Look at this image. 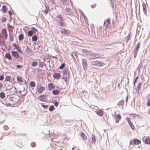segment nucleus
<instances>
[{
	"mask_svg": "<svg viewBox=\"0 0 150 150\" xmlns=\"http://www.w3.org/2000/svg\"><path fill=\"white\" fill-rule=\"evenodd\" d=\"M82 51L86 54V55L89 59H94L95 53L91 51H89L85 49L82 50Z\"/></svg>",
	"mask_w": 150,
	"mask_h": 150,
	"instance_id": "1",
	"label": "nucleus"
},
{
	"mask_svg": "<svg viewBox=\"0 0 150 150\" xmlns=\"http://www.w3.org/2000/svg\"><path fill=\"white\" fill-rule=\"evenodd\" d=\"M63 78L66 82L68 81L69 79V70L68 69H66L63 71Z\"/></svg>",
	"mask_w": 150,
	"mask_h": 150,
	"instance_id": "2",
	"label": "nucleus"
},
{
	"mask_svg": "<svg viewBox=\"0 0 150 150\" xmlns=\"http://www.w3.org/2000/svg\"><path fill=\"white\" fill-rule=\"evenodd\" d=\"M16 99L14 97H10L9 98V99L8 100V101H7L6 102L5 101L4 103V104L5 105L7 106H11L12 105V104H14V103H13L12 102L13 101H14V100Z\"/></svg>",
	"mask_w": 150,
	"mask_h": 150,
	"instance_id": "3",
	"label": "nucleus"
},
{
	"mask_svg": "<svg viewBox=\"0 0 150 150\" xmlns=\"http://www.w3.org/2000/svg\"><path fill=\"white\" fill-rule=\"evenodd\" d=\"M110 24V19H108L106 21H105L103 24V29L105 30L107 28L108 26H109Z\"/></svg>",
	"mask_w": 150,
	"mask_h": 150,
	"instance_id": "4",
	"label": "nucleus"
},
{
	"mask_svg": "<svg viewBox=\"0 0 150 150\" xmlns=\"http://www.w3.org/2000/svg\"><path fill=\"white\" fill-rule=\"evenodd\" d=\"M129 116L131 117L130 118L129 117H127L126 118L127 121L128 122H131L130 121L131 120L133 121V119H134V121H135V119L136 117H138V116L137 115L132 114H130Z\"/></svg>",
	"mask_w": 150,
	"mask_h": 150,
	"instance_id": "5",
	"label": "nucleus"
},
{
	"mask_svg": "<svg viewBox=\"0 0 150 150\" xmlns=\"http://www.w3.org/2000/svg\"><path fill=\"white\" fill-rule=\"evenodd\" d=\"M81 60L83 69L84 70H86L87 67V59L86 58H82L81 59Z\"/></svg>",
	"mask_w": 150,
	"mask_h": 150,
	"instance_id": "6",
	"label": "nucleus"
},
{
	"mask_svg": "<svg viewBox=\"0 0 150 150\" xmlns=\"http://www.w3.org/2000/svg\"><path fill=\"white\" fill-rule=\"evenodd\" d=\"M27 49H26V53L30 56H32L33 54V52L32 50L30 49L28 46H26Z\"/></svg>",
	"mask_w": 150,
	"mask_h": 150,
	"instance_id": "7",
	"label": "nucleus"
},
{
	"mask_svg": "<svg viewBox=\"0 0 150 150\" xmlns=\"http://www.w3.org/2000/svg\"><path fill=\"white\" fill-rule=\"evenodd\" d=\"M143 141H145L146 144H150V137H144L143 138Z\"/></svg>",
	"mask_w": 150,
	"mask_h": 150,
	"instance_id": "8",
	"label": "nucleus"
},
{
	"mask_svg": "<svg viewBox=\"0 0 150 150\" xmlns=\"http://www.w3.org/2000/svg\"><path fill=\"white\" fill-rule=\"evenodd\" d=\"M12 56L16 59H18L19 57V55L17 52L14 51H11Z\"/></svg>",
	"mask_w": 150,
	"mask_h": 150,
	"instance_id": "9",
	"label": "nucleus"
},
{
	"mask_svg": "<svg viewBox=\"0 0 150 150\" xmlns=\"http://www.w3.org/2000/svg\"><path fill=\"white\" fill-rule=\"evenodd\" d=\"M61 33L64 35H67L70 33V31L68 30H67L65 29H62L60 30Z\"/></svg>",
	"mask_w": 150,
	"mask_h": 150,
	"instance_id": "10",
	"label": "nucleus"
},
{
	"mask_svg": "<svg viewBox=\"0 0 150 150\" xmlns=\"http://www.w3.org/2000/svg\"><path fill=\"white\" fill-rule=\"evenodd\" d=\"M80 136L81 137V139L83 140H86L87 139V137L86 135L83 132H81L79 134Z\"/></svg>",
	"mask_w": 150,
	"mask_h": 150,
	"instance_id": "11",
	"label": "nucleus"
},
{
	"mask_svg": "<svg viewBox=\"0 0 150 150\" xmlns=\"http://www.w3.org/2000/svg\"><path fill=\"white\" fill-rule=\"evenodd\" d=\"M95 112L98 115L100 116H102L103 114V112L101 110H97Z\"/></svg>",
	"mask_w": 150,
	"mask_h": 150,
	"instance_id": "12",
	"label": "nucleus"
},
{
	"mask_svg": "<svg viewBox=\"0 0 150 150\" xmlns=\"http://www.w3.org/2000/svg\"><path fill=\"white\" fill-rule=\"evenodd\" d=\"M53 76L54 79H58L61 78V75L59 73H56L53 74Z\"/></svg>",
	"mask_w": 150,
	"mask_h": 150,
	"instance_id": "13",
	"label": "nucleus"
},
{
	"mask_svg": "<svg viewBox=\"0 0 150 150\" xmlns=\"http://www.w3.org/2000/svg\"><path fill=\"white\" fill-rule=\"evenodd\" d=\"M133 144L135 145H137L141 143V141L137 139H135L133 140Z\"/></svg>",
	"mask_w": 150,
	"mask_h": 150,
	"instance_id": "14",
	"label": "nucleus"
},
{
	"mask_svg": "<svg viewBox=\"0 0 150 150\" xmlns=\"http://www.w3.org/2000/svg\"><path fill=\"white\" fill-rule=\"evenodd\" d=\"M142 7L143 12L145 15H146L147 14V11L146 9V6L145 4L143 3L142 4Z\"/></svg>",
	"mask_w": 150,
	"mask_h": 150,
	"instance_id": "15",
	"label": "nucleus"
},
{
	"mask_svg": "<svg viewBox=\"0 0 150 150\" xmlns=\"http://www.w3.org/2000/svg\"><path fill=\"white\" fill-rule=\"evenodd\" d=\"M17 80L18 82L22 83L23 82V81L22 77L20 76L17 75L16 76Z\"/></svg>",
	"mask_w": 150,
	"mask_h": 150,
	"instance_id": "16",
	"label": "nucleus"
},
{
	"mask_svg": "<svg viewBox=\"0 0 150 150\" xmlns=\"http://www.w3.org/2000/svg\"><path fill=\"white\" fill-rule=\"evenodd\" d=\"M45 90V88L43 86H41L38 88L37 90L38 93H41L43 91Z\"/></svg>",
	"mask_w": 150,
	"mask_h": 150,
	"instance_id": "17",
	"label": "nucleus"
},
{
	"mask_svg": "<svg viewBox=\"0 0 150 150\" xmlns=\"http://www.w3.org/2000/svg\"><path fill=\"white\" fill-rule=\"evenodd\" d=\"M13 46L17 49V50L19 51V52H21V48L19 45H17L15 43H13Z\"/></svg>",
	"mask_w": 150,
	"mask_h": 150,
	"instance_id": "18",
	"label": "nucleus"
},
{
	"mask_svg": "<svg viewBox=\"0 0 150 150\" xmlns=\"http://www.w3.org/2000/svg\"><path fill=\"white\" fill-rule=\"evenodd\" d=\"M124 100H122L118 103L117 105L120 107H122L123 108L124 105Z\"/></svg>",
	"mask_w": 150,
	"mask_h": 150,
	"instance_id": "19",
	"label": "nucleus"
},
{
	"mask_svg": "<svg viewBox=\"0 0 150 150\" xmlns=\"http://www.w3.org/2000/svg\"><path fill=\"white\" fill-rule=\"evenodd\" d=\"M4 45V39L2 36L0 35V45L2 46Z\"/></svg>",
	"mask_w": 150,
	"mask_h": 150,
	"instance_id": "20",
	"label": "nucleus"
},
{
	"mask_svg": "<svg viewBox=\"0 0 150 150\" xmlns=\"http://www.w3.org/2000/svg\"><path fill=\"white\" fill-rule=\"evenodd\" d=\"M39 99L41 101H44L47 98L46 96L45 95L40 96H39Z\"/></svg>",
	"mask_w": 150,
	"mask_h": 150,
	"instance_id": "21",
	"label": "nucleus"
},
{
	"mask_svg": "<svg viewBox=\"0 0 150 150\" xmlns=\"http://www.w3.org/2000/svg\"><path fill=\"white\" fill-rule=\"evenodd\" d=\"M53 84L52 83H49L48 85V89L49 90H51L52 88H54Z\"/></svg>",
	"mask_w": 150,
	"mask_h": 150,
	"instance_id": "22",
	"label": "nucleus"
},
{
	"mask_svg": "<svg viewBox=\"0 0 150 150\" xmlns=\"http://www.w3.org/2000/svg\"><path fill=\"white\" fill-rule=\"evenodd\" d=\"M45 10L44 11V13L45 15H46L50 9V7L46 5L45 6Z\"/></svg>",
	"mask_w": 150,
	"mask_h": 150,
	"instance_id": "23",
	"label": "nucleus"
},
{
	"mask_svg": "<svg viewBox=\"0 0 150 150\" xmlns=\"http://www.w3.org/2000/svg\"><path fill=\"white\" fill-rule=\"evenodd\" d=\"M94 59L96 58H99L101 57V56H103V55L100 54L95 53L94 55Z\"/></svg>",
	"mask_w": 150,
	"mask_h": 150,
	"instance_id": "24",
	"label": "nucleus"
},
{
	"mask_svg": "<svg viewBox=\"0 0 150 150\" xmlns=\"http://www.w3.org/2000/svg\"><path fill=\"white\" fill-rule=\"evenodd\" d=\"M104 65V63L101 61H97V66L99 67H101Z\"/></svg>",
	"mask_w": 150,
	"mask_h": 150,
	"instance_id": "25",
	"label": "nucleus"
},
{
	"mask_svg": "<svg viewBox=\"0 0 150 150\" xmlns=\"http://www.w3.org/2000/svg\"><path fill=\"white\" fill-rule=\"evenodd\" d=\"M5 58L8 59L9 60H11L12 57L11 55L9 53H6L5 55Z\"/></svg>",
	"mask_w": 150,
	"mask_h": 150,
	"instance_id": "26",
	"label": "nucleus"
},
{
	"mask_svg": "<svg viewBox=\"0 0 150 150\" xmlns=\"http://www.w3.org/2000/svg\"><path fill=\"white\" fill-rule=\"evenodd\" d=\"M116 120L117 122H119V120L121 119V115L120 114H117L116 115Z\"/></svg>",
	"mask_w": 150,
	"mask_h": 150,
	"instance_id": "27",
	"label": "nucleus"
},
{
	"mask_svg": "<svg viewBox=\"0 0 150 150\" xmlns=\"http://www.w3.org/2000/svg\"><path fill=\"white\" fill-rule=\"evenodd\" d=\"M2 33L4 36L7 35V31L5 28H4L2 30Z\"/></svg>",
	"mask_w": 150,
	"mask_h": 150,
	"instance_id": "28",
	"label": "nucleus"
},
{
	"mask_svg": "<svg viewBox=\"0 0 150 150\" xmlns=\"http://www.w3.org/2000/svg\"><path fill=\"white\" fill-rule=\"evenodd\" d=\"M0 97L2 99H4L5 97V95L3 92L0 93Z\"/></svg>",
	"mask_w": 150,
	"mask_h": 150,
	"instance_id": "29",
	"label": "nucleus"
},
{
	"mask_svg": "<svg viewBox=\"0 0 150 150\" xmlns=\"http://www.w3.org/2000/svg\"><path fill=\"white\" fill-rule=\"evenodd\" d=\"M45 65L44 63L42 62H40L38 64L39 67L41 68H43Z\"/></svg>",
	"mask_w": 150,
	"mask_h": 150,
	"instance_id": "30",
	"label": "nucleus"
},
{
	"mask_svg": "<svg viewBox=\"0 0 150 150\" xmlns=\"http://www.w3.org/2000/svg\"><path fill=\"white\" fill-rule=\"evenodd\" d=\"M60 21H59V25L62 26H66V25L65 23L63 22L62 20H59Z\"/></svg>",
	"mask_w": 150,
	"mask_h": 150,
	"instance_id": "31",
	"label": "nucleus"
},
{
	"mask_svg": "<svg viewBox=\"0 0 150 150\" xmlns=\"http://www.w3.org/2000/svg\"><path fill=\"white\" fill-rule=\"evenodd\" d=\"M23 35L22 34H20L18 36L19 40L20 41H22L23 39Z\"/></svg>",
	"mask_w": 150,
	"mask_h": 150,
	"instance_id": "32",
	"label": "nucleus"
},
{
	"mask_svg": "<svg viewBox=\"0 0 150 150\" xmlns=\"http://www.w3.org/2000/svg\"><path fill=\"white\" fill-rule=\"evenodd\" d=\"M66 10L68 14L70 15L72 13V12L71 11V10L70 8H66Z\"/></svg>",
	"mask_w": 150,
	"mask_h": 150,
	"instance_id": "33",
	"label": "nucleus"
},
{
	"mask_svg": "<svg viewBox=\"0 0 150 150\" xmlns=\"http://www.w3.org/2000/svg\"><path fill=\"white\" fill-rule=\"evenodd\" d=\"M141 83H139L137 87V89L138 91V92H139V91L141 87Z\"/></svg>",
	"mask_w": 150,
	"mask_h": 150,
	"instance_id": "34",
	"label": "nucleus"
},
{
	"mask_svg": "<svg viewBox=\"0 0 150 150\" xmlns=\"http://www.w3.org/2000/svg\"><path fill=\"white\" fill-rule=\"evenodd\" d=\"M71 55L74 59V56L76 57V58H77L78 57V56L76 52H72L71 54Z\"/></svg>",
	"mask_w": 150,
	"mask_h": 150,
	"instance_id": "35",
	"label": "nucleus"
},
{
	"mask_svg": "<svg viewBox=\"0 0 150 150\" xmlns=\"http://www.w3.org/2000/svg\"><path fill=\"white\" fill-rule=\"evenodd\" d=\"M2 10L5 13V12H6L7 10V8L6 7V6H5L4 5L2 6Z\"/></svg>",
	"mask_w": 150,
	"mask_h": 150,
	"instance_id": "36",
	"label": "nucleus"
},
{
	"mask_svg": "<svg viewBox=\"0 0 150 150\" xmlns=\"http://www.w3.org/2000/svg\"><path fill=\"white\" fill-rule=\"evenodd\" d=\"M9 40L11 41H12L13 40V35L10 34Z\"/></svg>",
	"mask_w": 150,
	"mask_h": 150,
	"instance_id": "37",
	"label": "nucleus"
},
{
	"mask_svg": "<svg viewBox=\"0 0 150 150\" xmlns=\"http://www.w3.org/2000/svg\"><path fill=\"white\" fill-rule=\"evenodd\" d=\"M38 62H33L31 64V65L34 67H36L38 65Z\"/></svg>",
	"mask_w": 150,
	"mask_h": 150,
	"instance_id": "38",
	"label": "nucleus"
},
{
	"mask_svg": "<svg viewBox=\"0 0 150 150\" xmlns=\"http://www.w3.org/2000/svg\"><path fill=\"white\" fill-rule=\"evenodd\" d=\"M138 51V50L135 49V50L134 51V58H135L136 57Z\"/></svg>",
	"mask_w": 150,
	"mask_h": 150,
	"instance_id": "39",
	"label": "nucleus"
},
{
	"mask_svg": "<svg viewBox=\"0 0 150 150\" xmlns=\"http://www.w3.org/2000/svg\"><path fill=\"white\" fill-rule=\"evenodd\" d=\"M52 93L53 94L55 95H57L59 93V91L57 90H53L52 91Z\"/></svg>",
	"mask_w": 150,
	"mask_h": 150,
	"instance_id": "40",
	"label": "nucleus"
},
{
	"mask_svg": "<svg viewBox=\"0 0 150 150\" xmlns=\"http://www.w3.org/2000/svg\"><path fill=\"white\" fill-rule=\"evenodd\" d=\"M97 61H94L92 62L91 63V64L92 65L97 66Z\"/></svg>",
	"mask_w": 150,
	"mask_h": 150,
	"instance_id": "41",
	"label": "nucleus"
},
{
	"mask_svg": "<svg viewBox=\"0 0 150 150\" xmlns=\"http://www.w3.org/2000/svg\"><path fill=\"white\" fill-rule=\"evenodd\" d=\"M11 77L10 76H7L5 78V80L8 81H11L10 80L11 79Z\"/></svg>",
	"mask_w": 150,
	"mask_h": 150,
	"instance_id": "42",
	"label": "nucleus"
},
{
	"mask_svg": "<svg viewBox=\"0 0 150 150\" xmlns=\"http://www.w3.org/2000/svg\"><path fill=\"white\" fill-rule=\"evenodd\" d=\"M41 105L45 109H47L48 107V105H45L43 103H41Z\"/></svg>",
	"mask_w": 150,
	"mask_h": 150,
	"instance_id": "43",
	"label": "nucleus"
},
{
	"mask_svg": "<svg viewBox=\"0 0 150 150\" xmlns=\"http://www.w3.org/2000/svg\"><path fill=\"white\" fill-rule=\"evenodd\" d=\"M38 39L37 37L35 35H34L32 37V40L33 41H36Z\"/></svg>",
	"mask_w": 150,
	"mask_h": 150,
	"instance_id": "44",
	"label": "nucleus"
},
{
	"mask_svg": "<svg viewBox=\"0 0 150 150\" xmlns=\"http://www.w3.org/2000/svg\"><path fill=\"white\" fill-rule=\"evenodd\" d=\"M33 34V31L31 30L29 31L28 32V35L30 36H31Z\"/></svg>",
	"mask_w": 150,
	"mask_h": 150,
	"instance_id": "45",
	"label": "nucleus"
},
{
	"mask_svg": "<svg viewBox=\"0 0 150 150\" xmlns=\"http://www.w3.org/2000/svg\"><path fill=\"white\" fill-rule=\"evenodd\" d=\"M92 141L94 142L95 143L96 142V137L94 135L92 134Z\"/></svg>",
	"mask_w": 150,
	"mask_h": 150,
	"instance_id": "46",
	"label": "nucleus"
},
{
	"mask_svg": "<svg viewBox=\"0 0 150 150\" xmlns=\"http://www.w3.org/2000/svg\"><path fill=\"white\" fill-rule=\"evenodd\" d=\"M129 125L130 126L131 128L133 130H134L135 129V127H134V126L132 124V122H129Z\"/></svg>",
	"mask_w": 150,
	"mask_h": 150,
	"instance_id": "47",
	"label": "nucleus"
},
{
	"mask_svg": "<svg viewBox=\"0 0 150 150\" xmlns=\"http://www.w3.org/2000/svg\"><path fill=\"white\" fill-rule=\"evenodd\" d=\"M56 18H59V20H63V18L60 14L56 16Z\"/></svg>",
	"mask_w": 150,
	"mask_h": 150,
	"instance_id": "48",
	"label": "nucleus"
},
{
	"mask_svg": "<svg viewBox=\"0 0 150 150\" xmlns=\"http://www.w3.org/2000/svg\"><path fill=\"white\" fill-rule=\"evenodd\" d=\"M54 106L53 105H51L49 109V110L50 111H53L54 110Z\"/></svg>",
	"mask_w": 150,
	"mask_h": 150,
	"instance_id": "49",
	"label": "nucleus"
},
{
	"mask_svg": "<svg viewBox=\"0 0 150 150\" xmlns=\"http://www.w3.org/2000/svg\"><path fill=\"white\" fill-rule=\"evenodd\" d=\"M30 85L32 87H34L35 86V84L34 82L33 81H31L30 83Z\"/></svg>",
	"mask_w": 150,
	"mask_h": 150,
	"instance_id": "50",
	"label": "nucleus"
},
{
	"mask_svg": "<svg viewBox=\"0 0 150 150\" xmlns=\"http://www.w3.org/2000/svg\"><path fill=\"white\" fill-rule=\"evenodd\" d=\"M140 43L139 42L138 43V44L136 46V47L135 49L138 50L140 48Z\"/></svg>",
	"mask_w": 150,
	"mask_h": 150,
	"instance_id": "51",
	"label": "nucleus"
},
{
	"mask_svg": "<svg viewBox=\"0 0 150 150\" xmlns=\"http://www.w3.org/2000/svg\"><path fill=\"white\" fill-rule=\"evenodd\" d=\"M6 18L5 17H3L2 18L1 21L2 22H4L6 21Z\"/></svg>",
	"mask_w": 150,
	"mask_h": 150,
	"instance_id": "52",
	"label": "nucleus"
},
{
	"mask_svg": "<svg viewBox=\"0 0 150 150\" xmlns=\"http://www.w3.org/2000/svg\"><path fill=\"white\" fill-rule=\"evenodd\" d=\"M65 65V63H63L60 66V67L59 68L60 69H63Z\"/></svg>",
	"mask_w": 150,
	"mask_h": 150,
	"instance_id": "53",
	"label": "nucleus"
},
{
	"mask_svg": "<svg viewBox=\"0 0 150 150\" xmlns=\"http://www.w3.org/2000/svg\"><path fill=\"white\" fill-rule=\"evenodd\" d=\"M131 38V36L130 34H129L127 37V42Z\"/></svg>",
	"mask_w": 150,
	"mask_h": 150,
	"instance_id": "54",
	"label": "nucleus"
},
{
	"mask_svg": "<svg viewBox=\"0 0 150 150\" xmlns=\"http://www.w3.org/2000/svg\"><path fill=\"white\" fill-rule=\"evenodd\" d=\"M82 17H83L84 19L85 20L86 22L87 23V18L86 17V16H85V15H83V16Z\"/></svg>",
	"mask_w": 150,
	"mask_h": 150,
	"instance_id": "55",
	"label": "nucleus"
},
{
	"mask_svg": "<svg viewBox=\"0 0 150 150\" xmlns=\"http://www.w3.org/2000/svg\"><path fill=\"white\" fill-rule=\"evenodd\" d=\"M4 79V76L3 75L0 76V80L2 81Z\"/></svg>",
	"mask_w": 150,
	"mask_h": 150,
	"instance_id": "56",
	"label": "nucleus"
},
{
	"mask_svg": "<svg viewBox=\"0 0 150 150\" xmlns=\"http://www.w3.org/2000/svg\"><path fill=\"white\" fill-rule=\"evenodd\" d=\"M79 12L82 16H83V15H84L81 10H79Z\"/></svg>",
	"mask_w": 150,
	"mask_h": 150,
	"instance_id": "57",
	"label": "nucleus"
},
{
	"mask_svg": "<svg viewBox=\"0 0 150 150\" xmlns=\"http://www.w3.org/2000/svg\"><path fill=\"white\" fill-rule=\"evenodd\" d=\"M51 3L53 4H54L55 3L54 0H49Z\"/></svg>",
	"mask_w": 150,
	"mask_h": 150,
	"instance_id": "58",
	"label": "nucleus"
},
{
	"mask_svg": "<svg viewBox=\"0 0 150 150\" xmlns=\"http://www.w3.org/2000/svg\"><path fill=\"white\" fill-rule=\"evenodd\" d=\"M31 145L32 147H34L36 146V144L34 142H33L31 143Z\"/></svg>",
	"mask_w": 150,
	"mask_h": 150,
	"instance_id": "59",
	"label": "nucleus"
},
{
	"mask_svg": "<svg viewBox=\"0 0 150 150\" xmlns=\"http://www.w3.org/2000/svg\"><path fill=\"white\" fill-rule=\"evenodd\" d=\"M147 104L148 106H150V100H149V98H148V101Z\"/></svg>",
	"mask_w": 150,
	"mask_h": 150,
	"instance_id": "60",
	"label": "nucleus"
},
{
	"mask_svg": "<svg viewBox=\"0 0 150 150\" xmlns=\"http://www.w3.org/2000/svg\"><path fill=\"white\" fill-rule=\"evenodd\" d=\"M22 66L21 65H17L16 66V67L17 68L19 69L21 67H22Z\"/></svg>",
	"mask_w": 150,
	"mask_h": 150,
	"instance_id": "61",
	"label": "nucleus"
},
{
	"mask_svg": "<svg viewBox=\"0 0 150 150\" xmlns=\"http://www.w3.org/2000/svg\"><path fill=\"white\" fill-rule=\"evenodd\" d=\"M61 2L63 4L66 3V0H60Z\"/></svg>",
	"mask_w": 150,
	"mask_h": 150,
	"instance_id": "62",
	"label": "nucleus"
},
{
	"mask_svg": "<svg viewBox=\"0 0 150 150\" xmlns=\"http://www.w3.org/2000/svg\"><path fill=\"white\" fill-rule=\"evenodd\" d=\"M7 90H10L11 88V87L8 85L7 87Z\"/></svg>",
	"mask_w": 150,
	"mask_h": 150,
	"instance_id": "63",
	"label": "nucleus"
},
{
	"mask_svg": "<svg viewBox=\"0 0 150 150\" xmlns=\"http://www.w3.org/2000/svg\"><path fill=\"white\" fill-rule=\"evenodd\" d=\"M55 106H57L58 105V103L57 102H55L54 103Z\"/></svg>",
	"mask_w": 150,
	"mask_h": 150,
	"instance_id": "64",
	"label": "nucleus"
}]
</instances>
